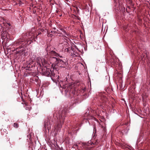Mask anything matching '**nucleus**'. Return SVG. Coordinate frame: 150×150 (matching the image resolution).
<instances>
[{
  "instance_id": "nucleus-2",
  "label": "nucleus",
  "mask_w": 150,
  "mask_h": 150,
  "mask_svg": "<svg viewBox=\"0 0 150 150\" xmlns=\"http://www.w3.org/2000/svg\"><path fill=\"white\" fill-rule=\"evenodd\" d=\"M67 112L65 109H64L59 112V117L57 118L58 124L54 127L55 129L58 130L61 127L62 125L63 124L64 117Z\"/></svg>"
},
{
  "instance_id": "nucleus-15",
  "label": "nucleus",
  "mask_w": 150,
  "mask_h": 150,
  "mask_svg": "<svg viewBox=\"0 0 150 150\" xmlns=\"http://www.w3.org/2000/svg\"><path fill=\"white\" fill-rule=\"evenodd\" d=\"M110 62L112 64L115 65V62L113 58H111L110 61Z\"/></svg>"
},
{
  "instance_id": "nucleus-18",
  "label": "nucleus",
  "mask_w": 150,
  "mask_h": 150,
  "mask_svg": "<svg viewBox=\"0 0 150 150\" xmlns=\"http://www.w3.org/2000/svg\"><path fill=\"white\" fill-rule=\"evenodd\" d=\"M60 30L62 31V32H64L66 35H67V36H69V34L66 32L62 28Z\"/></svg>"
},
{
  "instance_id": "nucleus-16",
  "label": "nucleus",
  "mask_w": 150,
  "mask_h": 150,
  "mask_svg": "<svg viewBox=\"0 0 150 150\" xmlns=\"http://www.w3.org/2000/svg\"><path fill=\"white\" fill-rule=\"evenodd\" d=\"M13 125V127L16 128H17L18 127V124L16 122L14 123Z\"/></svg>"
},
{
  "instance_id": "nucleus-9",
  "label": "nucleus",
  "mask_w": 150,
  "mask_h": 150,
  "mask_svg": "<svg viewBox=\"0 0 150 150\" xmlns=\"http://www.w3.org/2000/svg\"><path fill=\"white\" fill-rule=\"evenodd\" d=\"M147 56L146 52L144 51L140 56V59L141 60H142L143 62H144Z\"/></svg>"
},
{
  "instance_id": "nucleus-12",
  "label": "nucleus",
  "mask_w": 150,
  "mask_h": 150,
  "mask_svg": "<svg viewBox=\"0 0 150 150\" xmlns=\"http://www.w3.org/2000/svg\"><path fill=\"white\" fill-rule=\"evenodd\" d=\"M64 45H65V46L64 47H65V51H66L67 52H69V47H67L68 45H69L68 43L67 42H64Z\"/></svg>"
},
{
  "instance_id": "nucleus-5",
  "label": "nucleus",
  "mask_w": 150,
  "mask_h": 150,
  "mask_svg": "<svg viewBox=\"0 0 150 150\" xmlns=\"http://www.w3.org/2000/svg\"><path fill=\"white\" fill-rule=\"evenodd\" d=\"M59 59V58H57L55 57H50L49 60L50 61V63L52 64V65H54L55 67L56 66L57 64V61Z\"/></svg>"
},
{
  "instance_id": "nucleus-28",
  "label": "nucleus",
  "mask_w": 150,
  "mask_h": 150,
  "mask_svg": "<svg viewBox=\"0 0 150 150\" xmlns=\"http://www.w3.org/2000/svg\"><path fill=\"white\" fill-rule=\"evenodd\" d=\"M64 37H66V38H67V37H66V36H64Z\"/></svg>"
},
{
  "instance_id": "nucleus-6",
  "label": "nucleus",
  "mask_w": 150,
  "mask_h": 150,
  "mask_svg": "<svg viewBox=\"0 0 150 150\" xmlns=\"http://www.w3.org/2000/svg\"><path fill=\"white\" fill-rule=\"evenodd\" d=\"M57 64L56 66H59L63 68H65L67 66V64L66 62L63 61L62 60L59 59L57 61Z\"/></svg>"
},
{
  "instance_id": "nucleus-17",
  "label": "nucleus",
  "mask_w": 150,
  "mask_h": 150,
  "mask_svg": "<svg viewBox=\"0 0 150 150\" xmlns=\"http://www.w3.org/2000/svg\"><path fill=\"white\" fill-rule=\"evenodd\" d=\"M5 112L4 111H1L0 112V115L1 116H3L5 115Z\"/></svg>"
},
{
  "instance_id": "nucleus-13",
  "label": "nucleus",
  "mask_w": 150,
  "mask_h": 150,
  "mask_svg": "<svg viewBox=\"0 0 150 150\" xmlns=\"http://www.w3.org/2000/svg\"><path fill=\"white\" fill-rule=\"evenodd\" d=\"M44 127L46 129H47L49 131L50 129V127H49V125L48 124L47 122H45L44 123Z\"/></svg>"
},
{
  "instance_id": "nucleus-20",
  "label": "nucleus",
  "mask_w": 150,
  "mask_h": 150,
  "mask_svg": "<svg viewBox=\"0 0 150 150\" xmlns=\"http://www.w3.org/2000/svg\"><path fill=\"white\" fill-rule=\"evenodd\" d=\"M77 146V144H75L74 145H73V147L74 148H75Z\"/></svg>"
},
{
  "instance_id": "nucleus-1",
  "label": "nucleus",
  "mask_w": 150,
  "mask_h": 150,
  "mask_svg": "<svg viewBox=\"0 0 150 150\" xmlns=\"http://www.w3.org/2000/svg\"><path fill=\"white\" fill-rule=\"evenodd\" d=\"M41 33L38 34L36 37H35V33L32 32H29L26 33H23L22 35L21 38L15 41L13 45L16 47L18 46L16 50L21 49L25 46L27 44L30 45L33 42V40L35 41L38 35L41 34Z\"/></svg>"
},
{
  "instance_id": "nucleus-4",
  "label": "nucleus",
  "mask_w": 150,
  "mask_h": 150,
  "mask_svg": "<svg viewBox=\"0 0 150 150\" xmlns=\"http://www.w3.org/2000/svg\"><path fill=\"white\" fill-rule=\"evenodd\" d=\"M92 144H94L93 143L90 141H89L87 143H83V147L86 149V150H91L93 146H91L90 144L91 145V146H92Z\"/></svg>"
},
{
  "instance_id": "nucleus-21",
  "label": "nucleus",
  "mask_w": 150,
  "mask_h": 150,
  "mask_svg": "<svg viewBox=\"0 0 150 150\" xmlns=\"http://www.w3.org/2000/svg\"><path fill=\"white\" fill-rule=\"evenodd\" d=\"M76 10L78 12L79 11V8H77V7H76Z\"/></svg>"
},
{
  "instance_id": "nucleus-25",
  "label": "nucleus",
  "mask_w": 150,
  "mask_h": 150,
  "mask_svg": "<svg viewBox=\"0 0 150 150\" xmlns=\"http://www.w3.org/2000/svg\"><path fill=\"white\" fill-rule=\"evenodd\" d=\"M59 16H60V17H61V16H62V14L60 15H59Z\"/></svg>"
},
{
  "instance_id": "nucleus-11",
  "label": "nucleus",
  "mask_w": 150,
  "mask_h": 150,
  "mask_svg": "<svg viewBox=\"0 0 150 150\" xmlns=\"http://www.w3.org/2000/svg\"><path fill=\"white\" fill-rule=\"evenodd\" d=\"M34 66V64H33L32 62L29 63L28 64L26 68V70H30V69L33 67Z\"/></svg>"
},
{
  "instance_id": "nucleus-19",
  "label": "nucleus",
  "mask_w": 150,
  "mask_h": 150,
  "mask_svg": "<svg viewBox=\"0 0 150 150\" xmlns=\"http://www.w3.org/2000/svg\"><path fill=\"white\" fill-rule=\"evenodd\" d=\"M100 126H101L102 128L103 129V130L104 131H105V127H104L102 125H100Z\"/></svg>"
},
{
  "instance_id": "nucleus-26",
  "label": "nucleus",
  "mask_w": 150,
  "mask_h": 150,
  "mask_svg": "<svg viewBox=\"0 0 150 150\" xmlns=\"http://www.w3.org/2000/svg\"><path fill=\"white\" fill-rule=\"evenodd\" d=\"M22 50V51H23V49Z\"/></svg>"
},
{
  "instance_id": "nucleus-14",
  "label": "nucleus",
  "mask_w": 150,
  "mask_h": 150,
  "mask_svg": "<svg viewBox=\"0 0 150 150\" xmlns=\"http://www.w3.org/2000/svg\"><path fill=\"white\" fill-rule=\"evenodd\" d=\"M9 35V34L6 33V32H3V33H2V36L3 37H5V38L6 37L8 38V36Z\"/></svg>"
},
{
  "instance_id": "nucleus-10",
  "label": "nucleus",
  "mask_w": 150,
  "mask_h": 150,
  "mask_svg": "<svg viewBox=\"0 0 150 150\" xmlns=\"http://www.w3.org/2000/svg\"><path fill=\"white\" fill-rule=\"evenodd\" d=\"M50 76L51 77L52 79H58L59 77L58 75L57 76L55 74V73H54L53 71H51V72L50 74Z\"/></svg>"
},
{
  "instance_id": "nucleus-27",
  "label": "nucleus",
  "mask_w": 150,
  "mask_h": 150,
  "mask_svg": "<svg viewBox=\"0 0 150 150\" xmlns=\"http://www.w3.org/2000/svg\"><path fill=\"white\" fill-rule=\"evenodd\" d=\"M143 100H144V97H143Z\"/></svg>"
},
{
  "instance_id": "nucleus-22",
  "label": "nucleus",
  "mask_w": 150,
  "mask_h": 150,
  "mask_svg": "<svg viewBox=\"0 0 150 150\" xmlns=\"http://www.w3.org/2000/svg\"><path fill=\"white\" fill-rule=\"evenodd\" d=\"M141 91H143V88H142L141 89Z\"/></svg>"
},
{
  "instance_id": "nucleus-7",
  "label": "nucleus",
  "mask_w": 150,
  "mask_h": 150,
  "mask_svg": "<svg viewBox=\"0 0 150 150\" xmlns=\"http://www.w3.org/2000/svg\"><path fill=\"white\" fill-rule=\"evenodd\" d=\"M48 54L50 57H62V56H60L59 54L57 53L55 51L53 50L49 51L48 53Z\"/></svg>"
},
{
  "instance_id": "nucleus-8",
  "label": "nucleus",
  "mask_w": 150,
  "mask_h": 150,
  "mask_svg": "<svg viewBox=\"0 0 150 150\" xmlns=\"http://www.w3.org/2000/svg\"><path fill=\"white\" fill-rule=\"evenodd\" d=\"M51 70L49 69L46 68V69H43L42 71V73L44 75L47 76H50Z\"/></svg>"
},
{
  "instance_id": "nucleus-24",
  "label": "nucleus",
  "mask_w": 150,
  "mask_h": 150,
  "mask_svg": "<svg viewBox=\"0 0 150 150\" xmlns=\"http://www.w3.org/2000/svg\"><path fill=\"white\" fill-rule=\"evenodd\" d=\"M8 25H11V24H10V23H8Z\"/></svg>"
},
{
  "instance_id": "nucleus-23",
  "label": "nucleus",
  "mask_w": 150,
  "mask_h": 150,
  "mask_svg": "<svg viewBox=\"0 0 150 150\" xmlns=\"http://www.w3.org/2000/svg\"><path fill=\"white\" fill-rule=\"evenodd\" d=\"M65 1H69V0H64Z\"/></svg>"
},
{
  "instance_id": "nucleus-3",
  "label": "nucleus",
  "mask_w": 150,
  "mask_h": 150,
  "mask_svg": "<svg viewBox=\"0 0 150 150\" xmlns=\"http://www.w3.org/2000/svg\"><path fill=\"white\" fill-rule=\"evenodd\" d=\"M64 88L66 89L65 91L67 95L72 96L74 95L75 92L74 88H72L70 86H69L68 85H65Z\"/></svg>"
}]
</instances>
